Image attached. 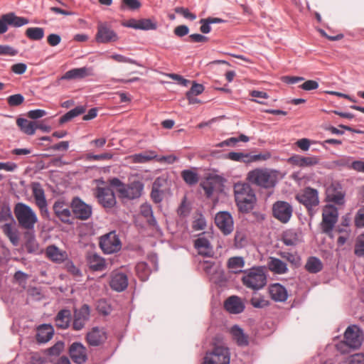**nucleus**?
<instances>
[{"mask_svg": "<svg viewBox=\"0 0 364 364\" xmlns=\"http://www.w3.org/2000/svg\"><path fill=\"white\" fill-rule=\"evenodd\" d=\"M234 195L236 205L240 212L248 213L253 209L257 198L250 184L245 183H235Z\"/></svg>", "mask_w": 364, "mask_h": 364, "instance_id": "f257e3e1", "label": "nucleus"}, {"mask_svg": "<svg viewBox=\"0 0 364 364\" xmlns=\"http://www.w3.org/2000/svg\"><path fill=\"white\" fill-rule=\"evenodd\" d=\"M277 178V171L266 168H255L249 171L247 175V180L249 183L264 188L274 187Z\"/></svg>", "mask_w": 364, "mask_h": 364, "instance_id": "f03ea898", "label": "nucleus"}, {"mask_svg": "<svg viewBox=\"0 0 364 364\" xmlns=\"http://www.w3.org/2000/svg\"><path fill=\"white\" fill-rule=\"evenodd\" d=\"M14 212L21 228L29 231L34 229L38 223V216L29 205L18 203L15 205Z\"/></svg>", "mask_w": 364, "mask_h": 364, "instance_id": "7ed1b4c3", "label": "nucleus"}, {"mask_svg": "<svg viewBox=\"0 0 364 364\" xmlns=\"http://www.w3.org/2000/svg\"><path fill=\"white\" fill-rule=\"evenodd\" d=\"M242 284L253 290L262 289L267 284V275L264 267H254L243 272Z\"/></svg>", "mask_w": 364, "mask_h": 364, "instance_id": "20e7f679", "label": "nucleus"}, {"mask_svg": "<svg viewBox=\"0 0 364 364\" xmlns=\"http://www.w3.org/2000/svg\"><path fill=\"white\" fill-rule=\"evenodd\" d=\"M230 353L223 345H215L206 353L203 364H230Z\"/></svg>", "mask_w": 364, "mask_h": 364, "instance_id": "39448f33", "label": "nucleus"}, {"mask_svg": "<svg viewBox=\"0 0 364 364\" xmlns=\"http://www.w3.org/2000/svg\"><path fill=\"white\" fill-rule=\"evenodd\" d=\"M364 339L363 331L356 325L348 326L344 333V342L338 345L340 346L346 344L348 347L358 349L362 345Z\"/></svg>", "mask_w": 364, "mask_h": 364, "instance_id": "423d86ee", "label": "nucleus"}, {"mask_svg": "<svg viewBox=\"0 0 364 364\" xmlns=\"http://www.w3.org/2000/svg\"><path fill=\"white\" fill-rule=\"evenodd\" d=\"M338 218V209L335 206L332 205H325L322 213V232L329 235L337 223Z\"/></svg>", "mask_w": 364, "mask_h": 364, "instance_id": "0eeeda50", "label": "nucleus"}, {"mask_svg": "<svg viewBox=\"0 0 364 364\" xmlns=\"http://www.w3.org/2000/svg\"><path fill=\"white\" fill-rule=\"evenodd\" d=\"M295 198L300 203L304 205L309 212L312 210L314 207L318 205L319 198L316 189L307 187L299 192Z\"/></svg>", "mask_w": 364, "mask_h": 364, "instance_id": "6e6552de", "label": "nucleus"}, {"mask_svg": "<svg viewBox=\"0 0 364 364\" xmlns=\"http://www.w3.org/2000/svg\"><path fill=\"white\" fill-rule=\"evenodd\" d=\"M100 247L105 254H112L121 250L122 243L116 232L112 231L100 237Z\"/></svg>", "mask_w": 364, "mask_h": 364, "instance_id": "1a4fd4ad", "label": "nucleus"}, {"mask_svg": "<svg viewBox=\"0 0 364 364\" xmlns=\"http://www.w3.org/2000/svg\"><path fill=\"white\" fill-rule=\"evenodd\" d=\"M292 206L286 201L279 200L272 207L273 216L282 223H287L291 218Z\"/></svg>", "mask_w": 364, "mask_h": 364, "instance_id": "9d476101", "label": "nucleus"}, {"mask_svg": "<svg viewBox=\"0 0 364 364\" xmlns=\"http://www.w3.org/2000/svg\"><path fill=\"white\" fill-rule=\"evenodd\" d=\"M95 196L98 202L105 208H111L116 204V198L114 191L107 186L97 187L95 191Z\"/></svg>", "mask_w": 364, "mask_h": 364, "instance_id": "9b49d317", "label": "nucleus"}, {"mask_svg": "<svg viewBox=\"0 0 364 364\" xmlns=\"http://www.w3.org/2000/svg\"><path fill=\"white\" fill-rule=\"evenodd\" d=\"M70 208L75 218L79 220H87L92 215V207L78 197L72 200Z\"/></svg>", "mask_w": 364, "mask_h": 364, "instance_id": "f8f14e48", "label": "nucleus"}, {"mask_svg": "<svg viewBox=\"0 0 364 364\" xmlns=\"http://www.w3.org/2000/svg\"><path fill=\"white\" fill-rule=\"evenodd\" d=\"M95 40L100 43H108L118 40L117 34L105 23H99Z\"/></svg>", "mask_w": 364, "mask_h": 364, "instance_id": "ddd939ff", "label": "nucleus"}, {"mask_svg": "<svg viewBox=\"0 0 364 364\" xmlns=\"http://www.w3.org/2000/svg\"><path fill=\"white\" fill-rule=\"evenodd\" d=\"M215 223L221 232L228 235L234 229L233 220L231 215L228 212H220L215 217Z\"/></svg>", "mask_w": 364, "mask_h": 364, "instance_id": "4468645a", "label": "nucleus"}, {"mask_svg": "<svg viewBox=\"0 0 364 364\" xmlns=\"http://www.w3.org/2000/svg\"><path fill=\"white\" fill-rule=\"evenodd\" d=\"M144 185L140 181H134L129 184H125L119 190V197L134 199L140 197Z\"/></svg>", "mask_w": 364, "mask_h": 364, "instance_id": "2eb2a0df", "label": "nucleus"}, {"mask_svg": "<svg viewBox=\"0 0 364 364\" xmlns=\"http://www.w3.org/2000/svg\"><path fill=\"white\" fill-rule=\"evenodd\" d=\"M90 316V309L87 304H83L79 309L74 311V319L73 328L75 331L82 329L89 320Z\"/></svg>", "mask_w": 364, "mask_h": 364, "instance_id": "dca6fc26", "label": "nucleus"}, {"mask_svg": "<svg viewBox=\"0 0 364 364\" xmlns=\"http://www.w3.org/2000/svg\"><path fill=\"white\" fill-rule=\"evenodd\" d=\"M53 210L55 215L63 223H72V211L70 206L63 200L54 203Z\"/></svg>", "mask_w": 364, "mask_h": 364, "instance_id": "f3484780", "label": "nucleus"}, {"mask_svg": "<svg viewBox=\"0 0 364 364\" xmlns=\"http://www.w3.org/2000/svg\"><path fill=\"white\" fill-rule=\"evenodd\" d=\"M289 162L294 166L301 168L311 167L320 163V158L318 156H303L294 155L289 159Z\"/></svg>", "mask_w": 364, "mask_h": 364, "instance_id": "a211bd4d", "label": "nucleus"}, {"mask_svg": "<svg viewBox=\"0 0 364 364\" xmlns=\"http://www.w3.org/2000/svg\"><path fill=\"white\" fill-rule=\"evenodd\" d=\"M32 193L36 204L42 214H48L45 193L40 183H34L32 185Z\"/></svg>", "mask_w": 364, "mask_h": 364, "instance_id": "6ab92c4d", "label": "nucleus"}, {"mask_svg": "<svg viewBox=\"0 0 364 364\" xmlns=\"http://www.w3.org/2000/svg\"><path fill=\"white\" fill-rule=\"evenodd\" d=\"M107 333L103 328L94 327L89 331L86 340L90 346H98L107 340Z\"/></svg>", "mask_w": 364, "mask_h": 364, "instance_id": "aec40b11", "label": "nucleus"}, {"mask_svg": "<svg viewBox=\"0 0 364 364\" xmlns=\"http://www.w3.org/2000/svg\"><path fill=\"white\" fill-rule=\"evenodd\" d=\"M69 353L73 362L77 364L84 363L87 358L86 348L80 343H73L70 347Z\"/></svg>", "mask_w": 364, "mask_h": 364, "instance_id": "412c9836", "label": "nucleus"}, {"mask_svg": "<svg viewBox=\"0 0 364 364\" xmlns=\"http://www.w3.org/2000/svg\"><path fill=\"white\" fill-rule=\"evenodd\" d=\"M45 254L48 259L57 264L63 262L68 257L66 251L60 250L54 245L48 246L46 249Z\"/></svg>", "mask_w": 364, "mask_h": 364, "instance_id": "4be33fe9", "label": "nucleus"}, {"mask_svg": "<svg viewBox=\"0 0 364 364\" xmlns=\"http://www.w3.org/2000/svg\"><path fill=\"white\" fill-rule=\"evenodd\" d=\"M111 288L117 291H124L128 286L127 276L122 272H114L112 274L109 282Z\"/></svg>", "mask_w": 364, "mask_h": 364, "instance_id": "5701e85b", "label": "nucleus"}, {"mask_svg": "<svg viewBox=\"0 0 364 364\" xmlns=\"http://www.w3.org/2000/svg\"><path fill=\"white\" fill-rule=\"evenodd\" d=\"M92 75V70L90 68L82 67L79 68H73L67 71L64 75L62 76L63 80H77L82 79L85 77Z\"/></svg>", "mask_w": 364, "mask_h": 364, "instance_id": "b1692460", "label": "nucleus"}, {"mask_svg": "<svg viewBox=\"0 0 364 364\" xmlns=\"http://www.w3.org/2000/svg\"><path fill=\"white\" fill-rule=\"evenodd\" d=\"M269 293L271 298L275 301H284L287 299L286 289L279 284H271L269 287Z\"/></svg>", "mask_w": 364, "mask_h": 364, "instance_id": "393cba45", "label": "nucleus"}, {"mask_svg": "<svg viewBox=\"0 0 364 364\" xmlns=\"http://www.w3.org/2000/svg\"><path fill=\"white\" fill-rule=\"evenodd\" d=\"M224 306L231 314H239L244 310V305L240 299L236 296L229 297L225 301Z\"/></svg>", "mask_w": 364, "mask_h": 364, "instance_id": "a878e982", "label": "nucleus"}, {"mask_svg": "<svg viewBox=\"0 0 364 364\" xmlns=\"http://www.w3.org/2000/svg\"><path fill=\"white\" fill-rule=\"evenodd\" d=\"M194 246L197 249L199 255L205 257H211L213 254V247L210 242L205 237H199L196 240Z\"/></svg>", "mask_w": 364, "mask_h": 364, "instance_id": "bb28decb", "label": "nucleus"}, {"mask_svg": "<svg viewBox=\"0 0 364 364\" xmlns=\"http://www.w3.org/2000/svg\"><path fill=\"white\" fill-rule=\"evenodd\" d=\"M54 333L53 328L50 324H43L37 329L36 340L38 343H46L50 341Z\"/></svg>", "mask_w": 364, "mask_h": 364, "instance_id": "cd10ccee", "label": "nucleus"}, {"mask_svg": "<svg viewBox=\"0 0 364 364\" xmlns=\"http://www.w3.org/2000/svg\"><path fill=\"white\" fill-rule=\"evenodd\" d=\"M267 267L272 272L277 274H283L288 272L287 264L276 257H269Z\"/></svg>", "mask_w": 364, "mask_h": 364, "instance_id": "c85d7f7f", "label": "nucleus"}, {"mask_svg": "<svg viewBox=\"0 0 364 364\" xmlns=\"http://www.w3.org/2000/svg\"><path fill=\"white\" fill-rule=\"evenodd\" d=\"M16 124L22 132L28 135H33L36 130V122L29 121L23 118H18Z\"/></svg>", "mask_w": 364, "mask_h": 364, "instance_id": "c756f323", "label": "nucleus"}, {"mask_svg": "<svg viewBox=\"0 0 364 364\" xmlns=\"http://www.w3.org/2000/svg\"><path fill=\"white\" fill-rule=\"evenodd\" d=\"M70 318V311L68 309H63L58 313L55 317V324L57 327L62 329H65L69 326Z\"/></svg>", "mask_w": 364, "mask_h": 364, "instance_id": "7c9ffc66", "label": "nucleus"}, {"mask_svg": "<svg viewBox=\"0 0 364 364\" xmlns=\"http://www.w3.org/2000/svg\"><path fill=\"white\" fill-rule=\"evenodd\" d=\"M230 333L233 339L240 346H246L249 343L248 336L244 333L243 331L237 326L231 328Z\"/></svg>", "mask_w": 364, "mask_h": 364, "instance_id": "2f4dec72", "label": "nucleus"}, {"mask_svg": "<svg viewBox=\"0 0 364 364\" xmlns=\"http://www.w3.org/2000/svg\"><path fill=\"white\" fill-rule=\"evenodd\" d=\"M87 259L90 269L94 271H102L105 267V260L95 253L90 254Z\"/></svg>", "mask_w": 364, "mask_h": 364, "instance_id": "473e14b6", "label": "nucleus"}, {"mask_svg": "<svg viewBox=\"0 0 364 364\" xmlns=\"http://www.w3.org/2000/svg\"><path fill=\"white\" fill-rule=\"evenodd\" d=\"M305 269L309 273L316 274L322 270L323 263L318 257H310L307 259Z\"/></svg>", "mask_w": 364, "mask_h": 364, "instance_id": "72a5a7b5", "label": "nucleus"}, {"mask_svg": "<svg viewBox=\"0 0 364 364\" xmlns=\"http://www.w3.org/2000/svg\"><path fill=\"white\" fill-rule=\"evenodd\" d=\"M228 267L234 273L241 272V269L245 266V259L242 257H230L227 262Z\"/></svg>", "mask_w": 364, "mask_h": 364, "instance_id": "f704fd0d", "label": "nucleus"}, {"mask_svg": "<svg viewBox=\"0 0 364 364\" xmlns=\"http://www.w3.org/2000/svg\"><path fill=\"white\" fill-rule=\"evenodd\" d=\"M271 157V154L268 152L264 154H259L252 155L248 153H244L242 156V163L249 164L252 162L259 161H266Z\"/></svg>", "mask_w": 364, "mask_h": 364, "instance_id": "c9c22d12", "label": "nucleus"}, {"mask_svg": "<svg viewBox=\"0 0 364 364\" xmlns=\"http://www.w3.org/2000/svg\"><path fill=\"white\" fill-rule=\"evenodd\" d=\"M327 199L337 205H343L344 203V193L341 191L330 188L327 191Z\"/></svg>", "mask_w": 364, "mask_h": 364, "instance_id": "e433bc0d", "label": "nucleus"}, {"mask_svg": "<svg viewBox=\"0 0 364 364\" xmlns=\"http://www.w3.org/2000/svg\"><path fill=\"white\" fill-rule=\"evenodd\" d=\"M85 112V108L84 107H82V106L77 107L70 110L64 115H63L60 118L59 123L60 124L66 123V122L70 121L74 117L83 114Z\"/></svg>", "mask_w": 364, "mask_h": 364, "instance_id": "4c0bfd02", "label": "nucleus"}, {"mask_svg": "<svg viewBox=\"0 0 364 364\" xmlns=\"http://www.w3.org/2000/svg\"><path fill=\"white\" fill-rule=\"evenodd\" d=\"M9 25L13 26L14 27H21L26 25L29 23V20L25 17L17 16L14 13L6 14Z\"/></svg>", "mask_w": 364, "mask_h": 364, "instance_id": "58836bf2", "label": "nucleus"}, {"mask_svg": "<svg viewBox=\"0 0 364 364\" xmlns=\"http://www.w3.org/2000/svg\"><path fill=\"white\" fill-rule=\"evenodd\" d=\"M27 38L32 41H40L44 37V29L40 27H30L26 30Z\"/></svg>", "mask_w": 364, "mask_h": 364, "instance_id": "ea45409f", "label": "nucleus"}, {"mask_svg": "<svg viewBox=\"0 0 364 364\" xmlns=\"http://www.w3.org/2000/svg\"><path fill=\"white\" fill-rule=\"evenodd\" d=\"M4 233L9 238L11 242L16 245L18 243L19 237L16 230L14 229L12 225L5 224L3 228Z\"/></svg>", "mask_w": 364, "mask_h": 364, "instance_id": "a19ab883", "label": "nucleus"}, {"mask_svg": "<svg viewBox=\"0 0 364 364\" xmlns=\"http://www.w3.org/2000/svg\"><path fill=\"white\" fill-rule=\"evenodd\" d=\"M279 255L294 267L301 264V257L296 252H280Z\"/></svg>", "mask_w": 364, "mask_h": 364, "instance_id": "79ce46f5", "label": "nucleus"}, {"mask_svg": "<svg viewBox=\"0 0 364 364\" xmlns=\"http://www.w3.org/2000/svg\"><path fill=\"white\" fill-rule=\"evenodd\" d=\"M161 180L156 178L152 185L151 197L155 203H159L162 200V191H161Z\"/></svg>", "mask_w": 364, "mask_h": 364, "instance_id": "37998d69", "label": "nucleus"}, {"mask_svg": "<svg viewBox=\"0 0 364 364\" xmlns=\"http://www.w3.org/2000/svg\"><path fill=\"white\" fill-rule=\"evenodd\" d=\"M136 272L138 277L143 282L148 279L151 271L145 262H139L136 266Z\"/></svg>", "mask_w": 364, "mask_h": 364, "instance_id": "c03bdc74", "label": "nucleus"}, {"mask_svg": "<svg viewBox=\"0 0 364 364\" xmlns=\"http://www.w3.org/2000/svg\"><path fill=\"white\" fill-rule=\"evenodd\" d=\"M181 177L190 186L196 184L199 179L198 173L191 170H183L181 172Z\"/></svg>", "mask_w": 364, "mask_h": 364, "instance_id": "a18cd8bd", "label": "nucleus"}, {"mask_svg": "<svg viewBox=\"0 0 364 364\" xmlns=\"http://www.w3.org/2000/svg\"><path fill=\"white\" fill-rule=\"evenodd\" d=\"M156 154L154 151H149L144 153H140L137 154H134L133 158V161L135 163H144L149 161H151L156 157Z\"/></svg>", "mask_w": 364, "mask_h": 364, "instance_id": "49530a36", "label": "nucleus"}, {"mask_svg": "<svg viewBox=\"0 0 364 364\" xmlns=\"http://www.w3.org/2000/svg\"><path fill=\"white\" fill-rule=\"evenodd\" d=\"M203 90L204 87L203 85L194 82L191 90L186 93V97L190 103H195L196 100L193 99V97L201 94Z\"/></svg>", "mask_w": 364, "mask_h": 364, "instance_id": "de8ad7c7", "label": "nucleus"}, {"mask_svg": "<svg viewBox=\"0 0 364 364\" xmlns=\"http://www.w3.org/2000/svg\"><path fill=\"white\" fill-rule=\"evenodd\" d=\"M157 28V23L152 21L150 18H141L138 20L137 29L140 30H155Z\"/></svg>", "mask_w": 364, "mask_h": 364, "instance_id": "09e8293b", "label": "nucleus"}, {"mask_svg": "<svg viewBox=\"0 0 364 364\" xmlns=\"http://www.w3.org/2000/svg\"><path fill=\"white\" fill-rule=\"evenodd\" d=\"M250 303L255 308L259 309L264 308L269 304V301L267 300L264 296L261 295H255L252 296L250 300Z\"/></svg>", "mask_w": 364, "mask_h": 364, "instance_id": "8fccbe9b", "label": "nucleus"}, {"mask_svg": "<svg viewBox=\"0 0 364 364\" xmlns=\"http://www.w3.org/2000/svg\"><path fill=\"white\" fill-rule=\"evenodd\" d=\"M141 4L139 0H122L121 9L136 11L140 9Z\"/></svg>", "mask_w": 364, "mask_h": 364, "instance_id": "3c124183", "label": "nucleus"}, {"mask_svg": "<svg viewBox=\"0 0 364 364\" xmlns=\"http://www.w3.org/2000/svg\"><path fill=\"white\" fill-rule=\"evenodd\" d=\"M97 310L103 315H108L112 311L111 306L105 299H100L97 303Z\"/></svg>", "mask_w": 364, "mask_h": 364, "instance_id": "603ef678", "label": "nucleus"}, {"mask_svg": "<svg viewBox=\"0 0 364 364\" xmlns=\"http://www.w3.org/2000/svg\"><path fill=\"white\" fill-rule=\"evenodd\" d=\"M354 252L358 257H364V235H360L357 237Z\"/></svg>", "mask_w": 364, "mask_h": 364, "instance_id": "864d4df0", "label": "nucleus"}, {"mask_svg": "<svg viewBox=\"0 0 364 364\" xmlns=\"http://www.w3.org/2000/svg\"><path fill=\"white\" fill-rule=\"evenodd\" d=\"M24 101V97L21 94H16L9 96L7 98V102L10 107H16L21 105Z\"/></svg>", "mask_w": 364, "mask_h": 364, "instance_id": "5fc2aeb1", "label": "nucleus"}, {"mask_svg": "<svg viewBox=\"0 0 364 364\" xmlns=\"http://www.w3.org/2000/svg\"><path fill=\"white\" fill-rule=\"evenodd\" d=\"M65 346V344L63 341L57 342L54 346L47 350L48 353L50 355L57 356L59 355L62 352Z\"/></svg>", "mask_w": 364, "mask_h": 364, "instance_id": "6e6d98bb", "label": "nucleus"}, {"mask_svg": "<svg viewBox=\"0 0 364 364\" xmlns=\"http://www.w3.org/2000/svg\"><path fill=\"white\" fill-rule=\"evenodd\" d=\"M176 14L182 15L184 18L193 21L196 18V15L190 12V11L184 7H176L174 9Z\"/></svg>", "mask_w": 364, "mask_h": 364, "instance_id": "4d7b16f0", "label": "nucleus"}, {"mask_svg": "<svg viewBox=\"0 0 364 364\" xmlns=\"http://www.w3.org/2000/svg\"><path fill=\"white\" fill-rule=\"evenodd\" d=\"M192 227L195 230H204L206 227L205 218L201 215H198V217L193 220Z\"/></svg>", "mask_w": 364, "mask_h": 364, "instance_id": "13d9d810", "label": "nucleus"}, {"mask_svg": "<svg viewBox=\"0 0 364 364\" xmlns=\"http://www.w3.org/2000/svg\"><path fill=\"white\" fill-rule=\"evenodd\" d=\"M354 222L357 228L364 227V205L357 211Z\"/></svg>", "mask_w": 364, "mask_h": 364, "instance_id": "bf43d9fd", "label": "nucleus"}, {"mask_svg": "<svg viewBox=\"0 0 364 364\" xmlns=\"http://www.w3.org/2000/svg\"><path fill=\"white\" fill-rule=\"evenodd\" d=\"M12 219L11 211L9 205H4L1 208L0 220L7 221Z\"/></svg>", "mask_w": 364, "mask_h": 364, "instance_id": "052dcab7", "label": "nucleus"}, {"mask_svg": "<svg viewBox=\"0 0 364 364\" xmlns=\"http://www.w3.org/2000/svg\"><path fill=\"white\" fill-rule=\"evenodd\" d=\"M299 87L306 91L314 90L318 87V83L315 80H309L299 85Z\"/></svg>", "mask_w": 364, "mask_h": 364, "instance_id": "680f3d73", "label": "nucleus"}, {"mask_svg": "<svg viewBox=\"0 0 364 364\" xmlns=\"http://www.w3.org/2000/svg\"><path fill=\"white\" fill-rule=\"evenodd\" d=\"M17 53V50L10 46H0V55L14 56Z\"/></svg>", "mask_w": 364, "mask_h": 364, "instance_id": "e2e57ef3", "label": "nucleus"}, {"mask_svg": "<svg viewBox=\"0 0 364 364\" xmlns=\"http://www.w3.org/2000/svg\"><path fill=\"white\" fill-rule=\"evenodd\" d=\"M350 364H364V353H355L348 358Z\"/></svg>", "mask_w": 364, "mask_h": 364, "instance_id": "0e129e2a", "label": "nucleus"}, {"mask_svg": "<svg viewBox=\"0 0 364 364\" xmlns=\"http://www.w3.org/2000/svg\"><path fill=\"white\" fill-rule=\"evenodd\" d=\"M46 114V112L43 109H33L28 112L27 116L28 117L32 119H36L38 118H41Z\"/></svg>", "mask_w": 364, "mask_h": 364, "instance_id": "69168bd1", "label": "nucleus"}, {"mask_svg": "<svg viewBox=\"0 0 364 364\" xmlns=\"http://www.w3.org/2000/svg\"><path fill=\"white\" fill-rule=\"evenodd\" d=\"M27 69V65L25 63H19L14 64L11 66V70L13 73L21 75L26 72Z\"/></svg>", "mask_w": 364, "mask_h": 364, "instance_id": "338daca9", "label": "nucleus"}, {"mask_svg": "<svg viewBox=\"0 0 364 364\" xmlns=\"http://www.w3.org/2000/svg\"><path fill=\"white\" fill-rule=\"evenodd\" d=\"M61 41V37L58 34L51 33L47 37V42L50 46H56Z\"/></svg>", "mask_w": 364, "mask_h": 364, "instance_id": "774afa93", "label": "nucleus"}]
</instances>
